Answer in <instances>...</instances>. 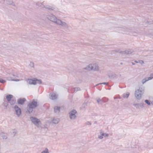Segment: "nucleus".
<instances>
[{"label": "nucleus", "instance_id": "1", "mask_svg": "<svg viewBox=\"0 0 153 153\" xmlns=\"http://www.w3.org/2000/svg\"><path fill=\"white\" fill-rule=\"evenodd\" d=\"M38 106L37 102L35 101V100H33L31 102L29 103L28 104L26 113L30 114L32 113L33 111V109L36 108Z\"/></svg>", "mask_w": 153, "mask_h": 153}, {"label": "nucleus", "instance_id": "2", "mask_svg": "<svg viewBox=\"0 0 153 153\" xmlns=\"http://www.w3.org/2000/svg\"><path fill=\"white\" fill-rule=\"evenodd\" d=\"M144 92V90L142 88L139 87V89L135 91V96L137 99L140 100L141 98V95L143 94Z\"/></svg>", "mask_w": 153, "mask_h": 153}, {"label": "nucleus", "instance_id": "3", "mask_svg": "<svg viewBox=\"0 0 153 153\" xmlns=\"http://www.w3.org/2000/svg\"><path fill=\"white\" fill-rule=\"evenodd\" d=\"M84 69L89 71L92 70L96 71L98 70V67L96 64H93V65L92 64H90Z\"/></svg>", "mask_w": 153, "mask_h": 153}, {"label": "nucleus", "instance_id": "4", "mask_svg": "<svg viewBox=\"0 0 153 153\" xmlns=\"http://www.w3.org/2000/svg\"><path fill=\"white\" fill-rule=\"evenodd\" d=\"M30 119L35 126L37 127H39V125L41 123V122L39 119L35 117H30Z\"/></svg>", "mask_w": 153, "mask_h": 153}, {"label": "nucleus", "instance_id": "5", "mask_svg": "<svg viewBox=\"0 0 153 153\" xmlns=\"http://www.w3.org/2000/svg\"><path fill=\"white\" fill-rule=\"evenodd\" d=\"M77 111L75 109L71 111L69 113V117L71 119H75L76 116L75 114L76 113Z\"/></svg>", "mask_w": 153, "mask_h": 153}, {"label": "nucleus", "instance_id": "6", "mask_svg": "<svg viewBox=\"0 0 153 153\" xmlns=\"http://www.w3.org/2000/svg\"><path fill=\"white\" fill-rule=\"evenodd\" d=\"M16 113L18 116H20L21 114V108L19 107L17 105H15L14 107Z\"/></svg>", "mask_w": 153, "mask_h": 153}, {"label": "nucleus", "instance_id": "7", "mask_svg": "<svg viewBox=\"0 0 153 153\" xmlns=\"http://www.w3.org/2000/svg\"><path fill=\"white\" fill-rule=\"evenodd\" d=\"M48 18L51 21L57 24L56 22L58 19H57L54 15L49 16Z\"/></svg>", "mask_w": 153, "mask_h": 153}, {"label": "nucleus", "instance_id": "8", "mask_svg": "<svg viewBox=\"0 0 153 153\" xmlns=\"http://www.w3.org/2000/svg\"><path fill=\"white\" fill-rule=\"evenodd\" d=\"M27 81L30 84L36 85L37 83L36 82V78H33V79H28Z\"/></svg>", "mask_w": 153, "mask_h": 153}, {"label": "nucleus", "instance_id": "9", "mask_svg": "<svg viewBox=\"0 0 153 153\" xmlns=\"http://www.w3.org/2000/svg\"><path fill=\"white\" fill-rule=\"evenodd\" d=\"M57 24L61 25L65 27H68V25L67 24L64 22H63L60 19H58L57 21Z\"/></svg>", "mask_w": 153, "mask_h": 153}, {"label": "nucleus", "instance_id": "10", "mask_svg": "<svg viewBox=\"0 0 153 153\" xmlns=\"http://www.w3.org/2000/svg\"><path fill=\"white\" fill-rule=\"evenodd\" d=\"M10 76L7 77L6 78L8 80H12L13 81H19V79H14L15 75L14 74H10Z\"/></svg>", "mask_w": 153, "mask_h": 153}, {"label": "nucleus", "instance_id": "11", "mask_svg": "<svg viewBox=\"0 0 153 153\" xmlns=\"http://www.w3.org/2000/svg\"><path fill=\"white\" fill-rule=\"evenodd\" d=\"M26 101V99L25 98H20L17 100V103L18 104L21 105H23L24 102Z\"/></svg>", "mask_w": 153, "mask_h": 153}, {"label": "nucleus", "instance_id": "12", "mask_svg": "<svg viewBox=\"0 0 153 153\" xmlns=\"http://www.w3.org/2000/svg\"><path fill=\"white\" fill-rule=\"evenodd\" d=\"M152 78H153V74H151L150 76L146 77L145 79H144L142 80V82L143 84H144L146 81L152 79Z\"/></svg>", "mask_w": 153, "mask_h": 153}, {"label": "nucleus", "instance_id": "13", "mask_svg": "<svg viewBox=\"0 0 153 153\" xmlns=\"http://www.w3.org/2000/svg\"><path fill=\"white\" fill-rule=\"evenodd\" d=\"M133 105L135 106L137 108H139V107H140L141 108H143L144 107L143 104L142 103L134 104Z\"/></svg>", "mask_w": 153, "mask_h": 153}, {"label": "nucleus", "instance_id": "14", "mask_svg": "<svg viewBox=\"0 0 153 153\" xmlns=\"http://www.w3.org/2000/svg\"><path fill=\"white\" fill-rule=\"evenodd\" d=\"M5 3L7 4H11L13 6H15V3H13L12 0H6Z\"/></svg>", "mask_w": 153, "mask_h": 153}, {"label": "nucleus", "instance_id": "15", "mask_svg": "<svg viewBox=\"0 0 153 153\" xmlns=\"http://www.w3.org/2000/svg\"><path fill=\"white\" fill-rule=\"evenodd\" d=\"M13 96L11 94H8L6 96V98L7 102H10L13 97Z\"/></svg>", "mask_w": 153, "mask_h": 153}, {"label": "nucleus", "instance_id": "16", "mask_svg": "<svg viewBox=\"0 0 153 153\" xmlns=\"http://www.w3.org/2000/svg\"><path fill=\"white\" fill-rule=\"evenodd\" d=\"M60 107L59 106H55L54 107V112L56 113L57 112H59L60 111Z\"/></svg>", "mask_w": 153, "mask_h": 153}, {"label": "nucleus", "instance_id": "17", "mask_svg": "<svg viewBox=\"0 0 153 153\" xmlns=\"http://www.w3.org/2000/svg\"><path fill=\"white\" fill-rule=\"evenodd\" d=\"M0 136L3 138V139H6L7 138V134L6 133L2 132L0 134Z\"/></svg>", "mask_w": 153, "mask_h": 153}, {"label": "nucleus", "instance_id": "18", "mask_svg": "<svg viewBox=\"0 0 153 153\" xmlns=\"http://www.w3.org/2000/svg\"><path fill=\"white\" fill-rule=\"evenodd\" d=\"M44 8H45L48 9L49 10H53L54 8L50 6L46 5V6H43Z\"/></svg>", "mask_w": 153, "mask_h": 153}, {"label": "nucleus", "instance_id": "19", "mask_svg": "<svg viewBox=\"0 0 153 153\" xmlns=\"http://www.w3.org/2000/svg\"><path fill=\"white\" fill-rule=\"evenodd\" d=\"M59 121V119L58 118L55 119L54 118L53 120H52V122L54 124H57Z\"/></svg>", "mask_w": 153, "mask_h": 153}, {"label": "nucleus", "instance_id": "20", "mask_svg": "<svg viewBox=\"0 0 153 153\" xmlns=\"http://www.w3.org/2000/svg\"><path fill=\"white\" fill-rule=\"evenodd\" d=\"M133 50L132 49H129L125 51V54H131L133 52Z\"/></svg>", "mask_w": 153, "mask_h": 153}, {"label": "nucleus", "instance_id": "21", "mask_svg": "<svg viewBox=\"0 0 153 153\" xmlns=\"http://www.w3.org/2000/svg\"><path fill=\"white\" fill-rule=\"evenodd\" d=\"M36 5L38 6L37 7H41V8L42 9H44L43 6H44V5L42 4V3H36Z\"/></svg>", "mask_w": 153, "mask_h": 153}, {"label": "nucleus", "instance_id": "22", "mask_svg": "<svg viewBox=\"0 0 153 153\" xmlns=\"http://www.w3.org/2000/svg\"><path fill=\"white\" fill-rule=\"evenodd\" d=\"M51 99L52 100H55L57 98V96L56 94L55 93H52L51 95Z\"/></svg>", "mask_w": 153, "mask_h": 153}, {"label": "nucleus", "instance_id": "23", "mask_svg": "<svg viewBox=\"0 0 153 153\" xmlns=\"http://www.w3.org/2000/svg\"><path fill=\"white\" fill-rule=\"evenodd\" d=\"M130 95L129 92H127L126 93H124L123 94V97L124 98H127Z\"/></svg>", "mask_w": 153, "mask_h": 153}, {"label": "nucleus", "instance_id": "24", "mask_svg": "<svg viewBox=\"0 0 153 153\" xmlns=\"http://www.w3.org/2000/svg\"><path fill=\"white\" fill-rule=\"evenodd\" d=\"M16 102L15 99H12L10 102H7V103H10L11 105H13L15 104Z\"/></svg>", "mask_w": 153, "mask_h": 153}, {"label": "nucleus", "instance_id": "25", "mask_svg": "<svg viewBox=\"0 0 153 153\" xmlns=\"http://www.w3.org/2000/svg\"><path fill=\"white\" fill-rule=\"evenodd\" d=\"M108 77L110 79L114 78V77L116 76L115 74H108Z\"/></svg>", "mask_w": 153, "mask_h": 153}, {"label": "nucleus", "instance_id": "26", "mask_svg": "<svg viewBox=\"0 0 153 153\" xmlns=\"http://www.w3.org/2000/svg\"><path fill=\"white\" fill-rule=\"evenodd\" d=\"M36 82H37V83L41 84L42 83V81L41 80V79H39L37 78H36Z\"/></svg>", "mask_w": 153, "mask_h": 153}, {"label": "nucleus", "instance_id": "27", "mask_svg": "<svg viewBox=\"0 0 153 153\" xmlns=\"http://www.w3.org/2000/svg\"><path fill=\"white\" fill-rule=\"evenodd\" d=\"M145 102L148 105H151L150 101L148 100H145Z\"/></svg>", "mask_w": 153, "mask_h": 153}, {"label": "nucleus", "instance_id": "28", "mask_svg": "<svg viewBox=\"0 0 153 153\" xmlns=\"http://www.w3.org/2000/svg\"><path fill=\"white\" fill-rule=\"evenodd\" d=\"M102 101L104 102H107L108 100V99L106 97H103L102 99Z\"/></svg>", "mask_w": 153, "mask_h": 153}, {"label": "nucleus", "instance_id": "29", "mask_svg": "<svg viewBox=\"0 0 153 153\" xmlns=\"http://www.w3.org/2000/svg\"><path fill=\"white\" fill-rule=\"evenodd\" d=\"M41 153H49L48 149L46 148L45 150L42 151Z\"/></svg>", "mask_w": 153, "mask_h": 153}, {"label": "nucleus", "instance_id": "30", "mask_svg": "<svg viewBox=\"0 0 153 153\" xmlns=\"http://www.w3.org/2000/svg\"><path fill=\"white\" fill-rule=\"evenodd\" d=\"M100 134L102 136H104L105 133L104 132V131L102 130H100Z\"/></svg>", "mask_w": 153, "mask_h": 153}, {"label": "nucleus", "instance_id": "31", "mask_svg": "<svg viewBox=\"0 0 153 153\" xmlns=\"http://www.w3.org/2000/svg\"><path fill=\"white\" fill-rule=\"evenodd\" d=\"M5 80H4L2 78H0V83L3 84L5 82Z\"/></svg>", "mask_w": 153, "mask_h": 153}, {"label": "nucleus", "instance_id": "32", "mask_svg": "<svg viewBox=\"0 0 153 153\" xmlns=\"http://www.w3.org/2000/svg\"><path fill=\"white\" fill-rule=\"evenodd\" d=\"M74 91H79L80 90V89L79 87H75L74 88Z\"/></svg>", "mask_w": 153, "mask_h": 153}, {"label": "nucleus", "instance_id": "33", "mask_svg": "<svg viewBox=\"0 0 153 153\" xmlns=\"http://www.w3.org/2000/svg\"><path fill=\"white\" fill-rule=\"evenodd\" d=\"M87 106V103H86V102H84L83 103V105H82V107L84 108H85Z\"/></svg>", "mask_w": 153, "mask_h": 153}, {"label": "nucleus", "instance_id": "34", "mask_svg": "<svg viewBox=\"0 0 153 153\" xmlns=\"http://www.w3.org/2000/svg\"><path fill=\"white\" fill-rule=\"evenodd\" d=\"M30 65L31 67H34V63L33 62H31Z\"/></svg>", "mask_w": 153, "mask_h": 153}, {"label": "nucleus", "instance_id": "35", "mask_svg": "<svg viewBox=\"0 0 153 153\" xmlns=\"http://www.w3.org/2000/svg\"><path fill=\"white\" fill-rule=\"evenodd\" d=\"M103 136H102V135H98V137L100 139H102L103 138Z\"/></svg>", "mask_w": 153, "mask_h": 153}, {"label": "nucleus", "instance_id": "36", "mask_svg": "<svg viewBox=\"0 0 153 153\" xmlns=\"http://www.w3.org/2000/svg\"><path fill=\"white\" fill-rule=\"evenodd\" d=\"M139 63H140L141 65L143 64L144 63V62L143 61L140 60L139 61Z\"/></svg>", "mask_w": 153, "mask_h": 153}, {"label": "nucleus", "instance_id": "37", "mask_svg": "<svg viewBox=\"0 0 153 153\" xmlns=\"http://www.w3.org/2000/svg\"><path fill=\"white\" fill-rule=\"evenodd\" d=\"M101 101H102V100L100 98L98 99L97 100V101L98 103H99Z\"/></svg>", "mask_w": 153, "mask_h": 153}, {"label": "nucleus", "instance_id": "38", "mask_svg": "<svg viewBox=\"0 0 153 153\" xmlns=\"http://www.w3.org/2000/svg\"><path fill=\"white\" fill-rule=\"evenodd\" d=\"M132 34L134 36H136L137 33L135 32H133Z\"/></svg>", "mask_w": 153, "mask_h": 153}, {"label": "nucleus", "instance_id": "39", "mask_svg": "<svg viewBox=\"0 0 153 153\" xmlns=\"http://www.w3.org/2000/svg\"><path fill=\"white\" fill-rule=\"evenodd\" d=\"M119 53L122 54H125V51H120L119 52Z\"/></svg>", "mask_w": 153, "mask_h": 153}, {"label": "nucleus", "instance_id": "40", "mask_svg": "<svg viewBox=\"0 0 153 153\" xmlns=\"http://www.w3.org/2000/svg\"><path fill=\"white\" fill-rule=\"evenodd\" d=\"M100 84H104V85H106L107 84V82H103L102 83H100L98 84V85H100Z\"/></svg>", "mask_w": 153, "mask_h": 153}, {"label": "nucleus", "instance_id": "41", "mask_svg": "<svg viewBox=\"0 0 153 153\" xmlns=\"http://www.w3.org/2000/svg\"><path fill=\"white\" fill-rule=\"evenodd\" d=\"M86 123L87 125H91V123L89 122H88L87 123Z\"/></svg>", "mask_w": 153, "mask_h": 153}, {"label": "nucleus", "instance_id": "42", "mask_svg": "<svg viewBox=\"0 0 153 153\" xmlns=\"http://www.w3.org/2000/svg\"><path fill=\"white\" fill-rule=\"evenodd\" d=\"M108 136H109L108 134H107V133H105V135H104V136H103L104 137H108Z\"/></svg>", "mask_w": 153, "mask_h": 153}, {"label": "nucleus", "instance_id": "43", "mask_svg": "<svg viewBox=\"0 0 153 153\" xmlns=\"http://www.w3.org/2000/svg\"><path fill=\"white\" fill-rule=\"evenodd\" d=\"M8 103H7H7L6 102V103H4V105L5 107H7V105H8V104H7Z\"/></svg>", "mask_w": 153, "mask_h": 153}, {"label": "nucleus", "instance_id": "44", "mask_svg": "<svg viewBox=\"0 0 153 153\" xmlns=\"http://www.w3.org/2000/svg\"><path fill=\"white\" fill-rule=\"evenodd\" d=\"M13 133L14 134V136H15V135L16 134V132L15 131H14L13 132Z\"/></svg>", "mask_w": 153, "mask_h": 153}, {"label": "nucleus", "instance_id": "45", "mask_svg": "<svg viewBox=\"0 0 153 153\" xmlns=\"http://www.w3.org/2000/svg\"><path fill=\"white\" fill-rule=\"evenodd\" d=\"M131 63H132V65H135V64L133 62H131Z\"/></svg>", "mask_w": 153, "mask_h": 153}, {"label": "nucleus", "instance_id": "46", "mask_svg": "<svg viewBox=\"0 0 153 153\" xmlns=\"http://www.w3.org/2000/svg\"><path fill=\"white\" fill-rule=\"evenodd\" d=\"M134 62H135L136 63H139V61H137L136 60H135V61H134Z\"/></svg>", "mask_w": 153, "mask_h": 153}, {"label": "nucleus", "instance_id": "47", "mask_svg": "<svg viewBox=\"0 0 153 153\" xmlns=\"http://www.w3.org/2000/svg\"><path fill=\"white\" fill-rule=\"evenodd\" d=\"M151 104L152 105H153V101L151 102Z\"/></svg>", "mask_w": 153, "mask_h": 153}, {"label": "nucleus", "instance_id": "48", "mask_svg": "<svg viewBox=\"0 0 153 153\" xmlns=\"http://www.w3.org/2000/svg\"><path fill=\"white\" fill-rule=\"evenodd\" d=\"M146 23H149V22L148 21H146Z\"/></svg>", "mask_w": 153, "mask_h": 153}, {"label": "nucleus", "instance_id": "49", "mask_svg": "<svg viewBox=\"0 0 153 153\" xmlns=\"http://www.w3.org/2000/svg\"><path fill=\"white\" fill-rule=\"evenodd\" d=\"M120 64L122 65L123 64V63L122 62L120 63Z\"/></svg>", "mask_w": 153, "mask_h": 153}, {"label": "nucleus", "instance_id": "50", "mask_svg": "<svg viewBox=\"0 0 153 153\" xmlns=\"http://www.w3.org/2000/svg\"><path fill=\"white\" fill-rule=\"evenodd\" d=\"M97 123V122H96V121L95 122V123Z\"/></svg>", "mask_w": 153, "mask_h": 153}]
</instances>
